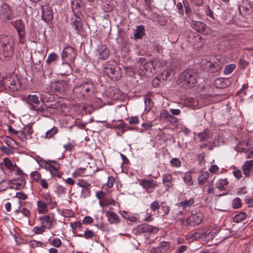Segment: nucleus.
<instances>
[{
    "label": "nucleus",
    "instance_id": "obj_1",
    "mask_svg": "<svg viewBox=\"0 0 253 253\" xmlns=\"http://www.w3.org/2000/svg\"><path fill=\"white\" fill-rule=\"evenodd\" d=\"M197 71L194 69H187L181 73L178 78V84L183 88L193 87L197 83Z\"/></svg>",
    "mask_w": 253,
    "mask_h": 253
},
{
    "label": "nucleus",
    "instance_id": "obj_2",
    "mask_svg": "<svg viewBox=\"0 0 253 253\" xmlns=\"http://www.w3.org/2000/svg\"><path fill=\"white\" fill-rule=\"evenodd\" d=\"M138 63L140 64L139 66L138 73L141 76H152L156 73L157 69L161 66L160 61L156 58L145 62V58H140Z\"/></svg>",
    "mask_w": 253,
    "mask_h": 253
},
{
    "label": "nucleus",
    "instance_id": "obj_3",
    "mask_svg": "<svg viewBox=\"0 0 253 253\" xmlns=\"http://www.w3.org/2000/svg\"><path fill=\"white\" fill-rule=\"evenodd\" d=\"M14 40L11 37L3 38L0 42V59L8 61L13 54Z\"/></svg>",
    "mask_w": 253,
    "mask_h": 253
},
{
    "label": "nucleus",
    "instance_id": "obj_4",
    "mask_svg": "<svg viewBox=\"0 0 253 253\" xmlns=\"http://www.w3.org/2000/svg\"><path fill=\"white\" fill-rule=\"evenodd\" d=\"M103 71L105 75L112 80H118L122 77V70L114 60L107 62L104 65Z\"/></svg>",
    "mask_w": 253,
    "mask_h": 253
},
{
    "label": "nucleus",
    "instance_id": "obj_5",
    "mask_svg": "<svg viewBox=\"0 0 253 253\" xmlns=\"http://www.w3.org/2000/svg\"><path fill=\"white\" fill-rule=\"evenodd\" d=\"M1 84L9 93L18 91L21 86L19 79L15 75H10L3 77Z\"/></svg>",
    "mask_w": 253,
    "mask_h": 253
},
{
    "label": "nucleus",
    "instance_id": "obj_6",
    "mask_svg": "<svg viewBox=\"0 0 253 253\" xmlns=\"http://www.w3.org/2000/svg\"><path fill=\"white\" fill-rule=\"evenodd\" d=\"M94 85L92 83L86 82L75 86L73 89V93L79 98H84L93 93Z\"/></svg>",
    "mask_w": 253,
    "mask_h": 253
},
{
    "label": "nucleus",
    "instance_id": "obj_7",
    "mask_svg": "<svg viewBox=\"0 0 253 253\" xmlns=\"http://www.w3.org/2000/svg\"><path fill=\"white\" fill-rule=\"evenodd\" d=\"M238 152L246 154V159L253 158V144L250 141H242L238 143Z\"/></svg>",
    "mask_w": 253,
    "mask_h": 253
},
{
    "label": "nucleus",
    "instance_id": "obj_8",
    "mask_svg": "<svg viewBox=\"0 0 253 253\" xmlns=\"http://www.w3.org/2000/svg\"><path fill=\"white\" fill-rule=\"evenodd\" d=\"M0 18L4 22L12 20L14 18L13 12L10 6L3 3L0 7Z\"/></svg>",
    "mask_w": 253,
    "mask_h": 253
},
{
    "label": "nucleus",
    "instance_id": "obj_9",
    "mask_svg": "<svg viewBox=\"0 0 253 253\" xmlns=\"http://www.w3.org/2000/svg\"><path fill=\"white\" fill-rule=\"evenodd\" d=\"M76 56V52L72 46H68L65 47L62 51V59L63 62L67 63H72L74 62Z\"/></svg>",
    "mask_w": 253,
    "mask_h": 253
},
{
    "label": "nucleus",
    "instance_id": "obj_10",
    "mask_svg": "<svg viewBox=\"0 0 253 253\" xmlns=\"http://www.w3.org/2000/svg\"><path fill=\"white\" fill-rule=\"evenodd\" d=\"M139 184L142 186L145 190L148 191V193L153 191V190L158 185L157 182L152 179H147L144 178L139 180Z\"/></svg>",
    "mask_w": 253,
    "mask_h": 253
},
{
    "label": "nucleus",
    "instance_id": "obj_11",
    "mask_svg": "<svg viewBox=\"0 0 253 253\" xmlns=\"http://www.w3.org/2000/svg\"><path fill=\"white\" fill-rule=\"evenodd\" d=\"M135 230L137 234L146 233L155 234L158 231V229L157 227H153L147 224H142L138 225Z\"/></svg>",
    "mask_w": 253,
    "mask_h": 253
},
{
    "label": "nucleus",
    "instance_id": "obj_12",
    "mask_svg": "<svg viewBox=\"0 0 253 253\" xmlns=\"http://www.w3.org/2000/svg\"><path fill=\"white\" fill-rule=\"evenodd\" d=\"M40 165H44L45 169H48L52 175L58 177H61V172L58 170L59 165L58 163H56L55 166H52L50 163H47L45 161L41 160Z\"/></svg>",
    "mask_w": 253,
    "mask_h": 253
},
{
    "label": "nucleus",
    "instance_id": "obj_13",
    "mask_svg": "<svg viewBox=\"0 0 253 253\" xmlns=\"http://www.w3.org/2000/svg\"><path fill=\"white\" fill-rule=\"evenodd\" d=\"M110 55V50L105 44H100L97 48V56L98 58L102 60H106Z\"/></svg>",
    "mask_w": 253,
    "mask_h": 253
},
{
    "label": "nucleus",
    "instance_id": "obj_14",
    "mask_svg": "<svg viewBox=\"0 0 253 253\" xmlns=\"http://www.w3.org/2000/svg\"><path fill=\"white\" fill-rule=\"evenodd\" d=\"M203 217V214L202 212H198L195 214H193L190 217L187 218V222L191 226L198 225L201 223Z\"/></svg>",
    "mask_w": 253,
    "mask_h": 253
},
{
    "label": "nucleus",
    "instance_id": "obj_15",
    "mask_svg": "<svg viewBox=\"0 0 253 253\" xmlns=\"http://www.w3.org/2000/svg\"><path fill=\"white\" fill-rule=\"evenodd\" d=\"M42 18L46 22H48L53 19L52 9L48 5H42Z\"/></svg>",
    "mask_w": 253,
    "mask_h": 253
},
{
    "label": "nucleus",
    "instance_id": "obj_16",
    "mask_svg": "<svg viewBox=\"0 0 253 253\" xmlns=\"http://www.w3.org/2000/svg\"><path fill=\"white\" fill-rule=\"evenodd\" d=\"M163 183L167 191L172 189L174 186L173 177L170 173H165L163 175Z\"/></svg>",
    "mask_w": 253,
    "mask_h": 253
},
{
    "label": "nucleus",
    "instance_id": "obj_17",
    "mask_svg": "<svg viewBox=\"0 0 253 253\" xmlns=\"http://www.w3.org/2000/svg\"><path fill=\"white\" fill-rule=\"evenodd\" d=\"M52 87L56 93H62L67 89L68 84L64 81L59 80L53 84Z\"/></svg>",
    "mask_w": 253,
    "mask_h": 253
},
{
    "label": "nucleus",
    "instance_id": "obj_18",
    "mask_svg": "<svg viewBox=\"0 0 253 253\" xmlns=\"http://www.w3.org/2000/svg\"><path fill=\"white\" fill-rule=\"evenodd\" d=\"M111 210H112V209ZM106 214L110 224L116 225L120 222L119 216L112 210L106 211Z\"/></svg>",
    "mask_w": 253,
    "mask_h": 253
},
{
    "label": "nucleus",
    "instance_id": "obj_19",
    "mask_svg": "<svg viewBox=\"0 0 253 253\" xmlns=\"http://www.w3.org/2000/svg\"><path fill=\"white\" fill-rule=\"evenodd\" d=\"M145 35V32L144 26L141 25L137 26L136 29L134 30V39H142Z\"/></svg>",
    "mask_w": 253,
    "mask_h": 253
},
{
    "label": "nucleus",
    "instance_id": "obj_20",
    "mask_svg": "<svg viewBox=\"0 0 253 253\" xmlns=\"http://www.w3.org/2000/svg\"><path fill=\"white\" fill-rule=\"evenodd\" d=\"M192 27L196 31L201 33H205L206 31L207 26L202 22L194 21Z\"/></svg>",
    "mask_w": 253,
    "mask_h": 253
},
{
    "label": "nucleus",
    "instance_id": "obj_21",
    "mask_svg": "<svg viewBox=\"0 0 253 253\" xmlns=\"http://www.w3.org/2000/svg\"><path fill=\"white\" fill-rule=\"evenodd\" d=\"M12 24L16 29L18 35H22V34L25 33V25L21 19L13 21L12 22Z\"/></svg>",
    "mask_w": 253,
    "mask_h": 253
},
{
    "label": "nucleus",
    "instance_id": "obj_22",
    "mask_svg": "<svg viewBox=\"0 0 253 253\" xmlns=\"http://www.w3.org/2000/svg\"><path fill=\"white\" fill-rule=\"evenodd\" d=\"M244 174L249 176L251 171H253V160L247 161L242 167Z\"/></svg>",
    "mask_w": 253,
    "mask_h": 253
},
{
    "label": "nucleus",
    "instance_id": "obj_23",
    "mask_svg": "<svg viewBox=\"0 0 253 253\" xmlns=\"http://www.w3.org/2000/svg\"><path fill=\"white\" fill-rule=\"evenodd\" d=\"M40 219L42 223H48V228H51V225L55 221L54 215L52 214H49L47 215H43L42 217H40Z\"/></svg>",
    "mask_w": 253,
    "mask_h": 253
},
{
    "label": "nucleus",
    "instance_id": "obj_24",
    "mask_svg": "<svg viewBox=\"0 0 253 253\" xmlns=\"http://www.w3.org/2000/svg\"><path fill=\"white\" fill-rule=\"evenodd\" d=\"M27 102L30 106V109H31V105H33V103L40 104V100L37 95L35 94H29L27 96Z\"/></svg>",
    "mask_w": 253,
    "mask_h": 253
},
{
    "label": "nucleus",
    "instance_id": "obj_25",
    "mask_svg": "<svg viewBox=\"0 0 253 253\" xmlns=\"http://www.w3.org/2000/svg\"><path fill=\"white\" fill-rule=\"evenodd\" d=\"M72 28L75 30L77 33H79L82 28V23L81 19L76 17V19L72 23Z\"/></svg>",
    "mask_w": 253,
    "mask_h": 253
},
{
    "label": "nucleus",
    "instance_id": "obj_26",
    "mask_svg": "<svg viewBox=\"0 0 253 253\" xmlns=\"http://www.w3.org/2000/svg\"><path fill=\"white\" fill-rule=\"evenodd\" d=\"M82 2L81 0H73L71 3L72 9L74 13H78L80 11V8Z\"/></svg>",
    "mask_w": 253,
    "mask_h": 253
},
{
    "label": "nucleus",
    "instance_id": "obj_27",
    "mask_svg": "<svg viewBox=\"0 0 253 253\" xmlns=\"http://www.w3.org/2000/svg\"><path fill=\"white\" fill-rule=\"evenodd\" d=\"M194 203V199L190 198L189 200H185L184 201H181L177 204V206L180 207H182L183 209L187 207H190Z\"/></svg>",
    "mask_w": 253,
    "mask_h": 253
},
{
    "label": "nucleus",
    "instance_id": "obj_28",
    "mask_svg": "<svg viewBox=\"0 0 253 253\" xmlns=\"http://www.w3.org/2000/svg\"><path fill=\"white\" fill-rule=\"evenodd\" d=\"M227 81L223 78L217 79L214 81V85L216 88H224L227 86V84L225 83V81Z\"/></svg>",
    "mask_w": 253,
    "mask_h": 253
},
{
    "label": "nucleus",
    "instance_id": "obj_29",
    "mask_svg": "<svg viewBox=\"0 0 253 253\" xmlns=\"http://www.w3.org/2000/svg\"><path fill=\"white\" fill-rule=\"evenodd\" d=\"M209 177V173L208 172H203L199 176L198 180L199 184H204L208 180Z\"/></svg>",
    "mask_w": 253,
    "mask_h": 253
},
{
    "label": "nucleus",
    "instance_id": "obj_30",
    "mask_svg": "<svg viewBox=\"0 0 253 253\" xmlns=\"http://www.w3.org/2000/svg\"><path fill=\"white\" fill-rule=\"evenodd\" d=\"M198 137L200 141H206L210 137V131L208 130V129H205L203 132L199 133L198 134Z\"/></svg>",
    "mask_w": 253,
    "mask_h": 253
},
{
    "label": "nucleus",
    "instance_id": "obj_31",
    "mask_svg": "<svg viewBox=\"0 0 253 253\" xmlns=\"http://www.w3.org/2000/svg\"><path fill=\"white\" fill-rule=\"evenodd\" d=\"M78 236L87 239H91L96 236V234L93 231L87 229L84 231V234H79Z\"/></svg>",
    "mask_w": 253,
    "mask_h": 253
},
{
    "label": "nucleus",
    "instance_id": "obj_32",
    "mask_svg": "<svg viewBox=\"0 0 253 253\" xmlns=\"http://www.w3.org/2000/svg\"><path fill=\"white\" fill-rule=\"evenodd\" d=\"M115 126L118 128H122L124 131L132 129L131 128L128 127L127 124H126L122 120L117 121L115 125Z\"/></svg>",
    "mask_w": 253,
    "mask_h": 253
},
{
    "label": "nucleus",
    "instance_id": "obj_33",
    "mask_svg": "<svg viewBox=\"0 0 253 253\" xmlns=\"http://www.w3.org/2000/svg\"><path fill=\"white\" fill-rule=\"evenodd\" d=\"M160 206L159 203L157 201H153L150 206V210L154 212H156L157 214H160L159 210L160 209Z\"/></svg>",
    "mask_w": 253,
    "mask_h": 253
},
{
    "label": "nucleus",
    "instance_id": "obj_34",
    "mask_svg": "<svg viewBox=\"0 0 253 253\" xmlns=\"http://www.w3.org/2000/svg\"><path fill=\"white\" fill-rule=\"evenodd\" d=\"M86 169L85 168H78L77 169L75 172L73 173V177L74 178H77L78 176H84L85 172Z\"/></svg>",
    "mask_w": 253,
    "mask_h": 253
},
{
    "label": "nucleus",
    "instance_id": "obj_35",
    "mask_svg": "<svg viewBox=\"0 0 253 253\" xmlns=\"http://www.w3.org/2000/svg\"><path fill=\"white\" fill-rule=\"evenodd\" d=\"M107 193L102 191H98L96 192V197L99 199L100 201L102 200V202H100V204L101 205L102 204L105 202V201L106 198Z\"/></svg>",
    "mask_w": 253,
    "mask_h": 253
},
{
    "label": "nucleus",
    "instance_id": "obj_36",
    "mask_svg": "<svg viewBox=\"0 0 253 253\" xmlns=\"http://www.w3.org/2000/svg\"><path fill=\"white\" fill-rule=\"evenodd\" d=\"M228 183V181L225 179H220L216 183V187L220 190H223L224 189V186L227 185Z\"/></svg>",
    "mask_w": 253,
    "mask_h": 253
},
{
    "label": "nucleus",
    "instance_id": "obj_37",
    "mask_svg": "<svg viewBox=\"0 0 253 253\" xmlns=\"http://www.w3.org/2000/svg\"><path fill=\"white\" fill-rule=\"evenodd\" d=\"M57 128L55 126H53L52 128L47 130L45 134V138H50L53 136L57 132Z\"/></svg>",
    "mask_w": 253,
    "mask_h": 253
},
{
    "label": "nucleus",
    "instance_id": "obj_38",
    "mask_svg": "<svg viewBox=\"0 0 253 253\" xmlns=\"http://www.w3.org/2000/svg\"><path fill=\"white\" fill-rule=\"evenodd\" d=\"M3 162L5 167L12 171L14 170L13 164L11 161L7 158H4L3 159Z\"/></svg>",
    "mask_w": 253,
    "mask_h": 253
},
{
    "label": "nucleus",
    "instance_id": "obj_39",
    "mask_svg": "<svg viewBox=\"0 0 253 253\" xmlns=\"http://www.w3.org/2000/svg\"><path fill=\"white\" fill-rule=\"evenodd\" d=\"M119 91L116 88H111L109 96L113 99H117L119 96Z\"/></svg>",
    "mask_w": 253,
    "mask_h": 253
},
{
    "label": "nucleus",
    "instance_id": "obj_40",
    "mask_svg": "<svg viewBox=\"0 0 253 253\" xmlns=\"http://www.w3.org/2000/svg\"><path fill=\"white\" fill-rule=\"evenodd\" d=\"M31 109L37 111L38 113H44L47 111V108L44 106V104L41 105L40 107H37L34 105H31Z\"/></svg>",
    "mask_w": 253,
    "mask_h": 253
},
{
    "label": "nucleus",
    "instance_id": "obj_41",
    "mask_svg": "<svg viewBox=\"0 0 253 253\" xmlns=\"http://www.w3.org/2000/svg\"><path fill=\"white\" fill-rule=\"evenodd\" d=\"M16 135H17L19 139L22 141H26L27 138L26 131H24L23 129L17 130Z\"/></svg>",
    "mask_w": 253,
    "mask_h": 253
},
{
    "label": "nucleus",
    "instance_id": "obj_42",
    "mask_svg": "<svg viewBox=\"0 0 253 253\" xmlns=\"http://www.w3.org/2000/svg\"><path fill=\"white\" fill-rule=\"evenodd\" d=\"M236 65L235 64H231L229 65H227L224 70V73L226 75H228L231 73L236 68Z\"/></svg>",
    "mask_w": 253,
    "mask_h": 253
},
{
    "label": "nucleus",
    "instance_id": "obj_43",
    "mask_svg": "<svg viewBox=\"0 0 253 253\" xmlns=\"http://www.w3.org/2000/svg\"><path fill=\"white\" fill-rule=\"evenodd\" d=\"M122 216L125 219H126L128 220L133 221L136 219V217L132 216V215L129 214L126 211H123L122 212Z\"/></svg>",
    "mask_w": 253,
    "mask_h": 253
},
{
    "label": "nucleus",
    "instance_id": "obj_44",
    "mask_svg": "<svg viewBox=\"0 0 253 253\" xmlns=\"http://www.w3.org/2000/svg\"><path fill=\"white\" fill-rule=\"evenodd\" d=\"M58 58L57 55L55 53H51L49 54L46 62L47 64H50L52 62L55 61Z\"/></svg>",
    "mask_w": 253,
    "mask_h": 253
},
{
    "label": "nucleus",
    "instance_id": "obj_45",
    "mask_svg": "<svg viewBox=\"0 0 253 253\" xmlns=\"http://www.w3.org/2000/svg\"><path fill=\"white\" fill-rule=\"evenodd\" d=\"M90 195V190L89 187L83 188L81 191V197L83 198H86Z\"/></svg>",
    "mask_w": 253,
    "mask_h": 253
},
{
    "label": "nucleus",
    "instance_id": "obj_46",
    "mask_svg": "<svg viewBox=\"0 0 253 253\" xmlns=\"http://www.w3.org/2000/svg\"><path fill=\"white\" fill-rule=\"evenodd\" d=\"M77 184L79 186L82 187L83 188L90 186V184L89 182H88L87 181H86L84 180H83L82 179H79L78 180V182L77 183Z\"/></svg>",
    "mask_w": 253,
    "mask_h": 253
},
{
    "label": "nucleus",
    "instance_id": "obj_47",
    "mask_svg": "<svg viewBox=\"0 0 253 253\" xmlns=\"http://www.w3.org/2000/svg\"><path fill=\"white\" fill-rule=\"evenodd\" d=\"M170 164L171 166L176 168H179L181 166V162L180 160L176 158H174L171 159L170 161Z\"/></svg>",
    "mask_w": 253,
    "mask_h": 253
},
{
    "label": "nucleus",
    "instance_id": "obj_48",
    "mask_svg": "<svg viewBox=\"0 0 253 253\" xmlns=\"http://www.w3.org/2000/svg\"><path fill=\"white\" fill-rule=\"evenodd\" d=\"M45 226L44 225H42L41 226H36L33 228V231L35 234H42L44 232Z\"/></svg>",
    "mask_w": 253,
    "mask_h": 253
},
{
    "label": "nucleus",
    "instance_id": "obj_49",
    "mask_svg": "<svg viewBox=\"0 0 253 253\" xmlns=\"http://www.w3.org/2000/svg\"><path fill=\"white\" fill-rule=\"evenodd\" d=\"M239 10L240 15H242L243 17H245L248 15L250 11V9L247 6H243L242 8L240 7Z\"/></svg>",
    "mask_w": 253,
    "mask_h": 253
},
{
    "label": "nucleus",
    "instance_id": "obj_50",
    "mask_svg": "<svg viewBox=\"0 0 253 253\" xmlns=\"http://www.w3.org/2000/svg\"><path fill=\"white\" fill-rule=\"evenodd\" d=\"M37 204L38 211L40 212H42L46 208V204L45 202L39 201Z\"/></svg>",
    "mask_w": 253,
    "mask_h": 253
},
{
    "label": "nucleus",
    "instance_id": "obj_51",
    "mask_svg": "<svg viewBox=\"0 0 253 253\" xmlns=\"http://www.w3.org/2000/svg\"><path fill=\"white\" fill-rule=\"evenodd\" d=\"M184 181L188 185H191L193 184L192 178L190 174L186 173L183 177Z\"/></svg>",
    "mask_w": 253,
    "mask_h": 253
},
{
    "label": "nucleus",
    "instance_id": "obj_52",
    "mask_svg": "<svg viewBox=\"0 0 253 253\" xmlns=\"http://www.w3.org/2000/svg\"><path fill=\"white\" fill-rule=\"evenodd\" d=\"M42 197L47 204L49 205L52 204V198L49 193H45L42 195Z\"/></svg>",
    "mask_w": 253,
    "mask_h": 253
},
{
    "label": "nucleus",
    "instance_id": "obj_53",
    "mask_svg": "<svg viewBox=\"0 0 253 253\" xmlns=\"http://www.w3.org/2000/svg\"><path fill=\"white\" fill-rule=\"evenodd\" d=\"M66 189L62 185H58L56 189V192L59 195H63L66 193Z\"/></svg>",
    "mask_w": 253,
    "mask_h": 253
},
{
    "label": "nucleus",
    "instance_id": "obj_54",
    "mask_svg": "<svg viewBox=\"0 0 253 253\" xmlns=\"http://www.w3.org/2000/svg\"><path fill=\"white\" fill-rule=\"evenodd\" d=\"M183 6L184 7L185 13L186 14H189L191 12L190 4L187 0H183Z\"/></svg>",
    "mask_w": 253,
    "mask_h": 253
},
{
    "label": "nucleus",
    "instance_id": "obj_55",
    "mask_svg": "<svg viewBox=\"0 0 253 253\" xmlns=\"http://www.w3.org/2000/svg\"><path fill=\"white\" fill-rule=\"evenodd\" d=\"M15 184L16 186L15 189L16 190H20L24 187L26 184V181L24 179H21L20 182H17Z\"/></svg>",
    "mask_w": 253,
    "mask_h": 253
},
{
    "label": "nucleus",
    "instance_id": "obj_56",
    "mask_svg": "<svg viewBox=\"0 0 253 253\" xmlns=\"http://www.w3.org/2000/svg\"><path fill=\"white\" fill-rule=\"evenodd\" d=\"M44 106H45L46 108L53 109H58L60 107V104L58 102H56L54 103L50 104L49 105H46L44 104Z\"/></svg>",
    "mask_w": 253,
    "mask_h": 253
},
{
    "label": "nucleus",
    "instance_id": "obj_57",
    "mask_svg": "<svg viewBox=\"0 0 253 253\" xmlns=\"http://www.w3.org/2000/svg\"><path fill=\"white\" fill-rule=\"evenodd\" d=\"M248 87V85L247 84H244L243 85L242 88L238 91V95H240V97H242V95L243 94L244 96L246 95V90Z\"/></svg>",
    "mask_w": 253,
    "mask_h": 253
},
{
    "label": "nucleus",
    "instance_id": "obj_58",
    "mask_svg": "<svg viewBox=\"0 0 253 253\" xmlns=\"http://www.w3.org/2000/svg\"><path fill=\"white\" fill-rule=\"evenodd\" d=\"M170 113L166 110H162L160 112V116L161 118L168 120L170 117Z\"/></svg>",
    "mask_w": 253,
    "mask_h": 253
},
{
    "label": "nucleus",
    "instance_id": "obj_59",
    "mask_svg": "<svg viewBox=\"0 0 253 253\" xmlns=\"http://www.w3.org/2000/svg\"><path fill=\"white\" fill-rule=\"evenodd\" d=\"M128 123L131 125L137 124L139 123V119L137 117H131L128 119Z\"/></svg>",
    "mask_w": 253,
    "mask_h": 253
},
{
    "label": "nucleus",
    "instance_id": "obj_60",
    "mask_svg": "<svg viewBox=\"0 0 253 253\" xmlns=\"http://www.w3.org/2000/svg\"><path fill=\"white\" fill-rule=\"evenodd\" d=\"M61 244H62L61 241L59 238H54L52 240V245L56 248L60 247L61 246Z\"/></svg>",
    "mask_w": 253,
    "mask_h": 253
},
{
    "label": "nucleus",
    "instance_id": "obj_61",
    "mask_svg": "<svg viewBox=\"0 0 253 253\" xmlns=\"http://www.w3.org/2000/svg\"><path fill=\"white\" fill-rule=\"evenodd\" d=\"M23 129L24 131H26V136L28 135H30L33 132V129L32 126L30 125H27L25 126Z\"/></svg>",
    "mask_w": 253,
    "mask_h": 253
},
{
    "label": "nucleus",
    "instance_id": "obj_62",
    "mask_svg": "<svg viewBox=\"0 0 253 253\" xmlns=\"http://www.w3.org/2000/svg\"><path fill=\"white\" fill-rule=\"evenodd\" d=\"M93 219L88 216H85L83 219V223L84 224H90L93 223Z\"/></svg>",
    "mask_w": 253,
    "mask_h": 253
},
{
    "label": "nucleus",
    "instance_id": "obj_63",
    "mask_svg": "<svg viewBox=\"0 0 253 253\" xmlns=\"http://www.w3.org/2000/svg\"><path fill=\"white\" fill-rule=\"evenodd\" d=\"M75 145L72 143H68L63 145V148L66 151H71L73 150Z\"/></svg>",
    "mask_w": 253,
    "mask_h": 253
},
{
    "label": "nucleus",
    "instance_id": "obj_64",
    "mask_svg": "<svg viewBox=\"0 0 253 253\" xmlns=\"http://www.w3.org/2000/svg\"><path fill=\"white\" fill-rule=\"evenodd\" d=\"M31 176L33 178V179H34L35 180H38L41 177V175L40 173L39 172L36 171L32 172L31 173Z\"/></svg>",
    "mask_w": 253,
    "mask_h": 253
}]
</instances>
